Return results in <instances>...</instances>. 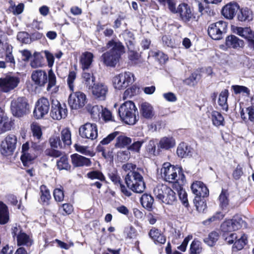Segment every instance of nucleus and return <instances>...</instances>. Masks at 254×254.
Returning <instances> with one entry per match:
<instances>
[{"instance_id": "nucleus-36", "label": "nucleus", "mask_w": 254, "mask_h": 254, "mask_svg": "<svg viewBox=\"0 0 254 254\" xmlns=\"http://www.w3.org/2000/svg\"><path fill=\"white\" fill-rule=\"evenodd\" d=\"M83 83L88 89H91L95 83V77L92 73L84 72L82 75Z\"/></svg>"}, {"instance_id": "nucleus-1", "label": "nucleus", "mask_w": 254, "mask_h": 254, "mask_svg": "<svg viewBox=\"0 0 254 254\" xmlns=\"http://www.w3.org/2000/svg\"><path fill=\"white\" fill-rule=\"evenodd\" d=\"M31 79L34 84L39 87H44L48 82L47 90L51 93H56L59 87L56 86V77L52 69L47 74L45 70L37 69L34 70L31 74Z\"/></svg>"}, {"instance_id": "nucleus-33", "label": "nucleus", "mask_w": 254, "mask_h": 254, "mask_svg": "<svg viewBox=\"0 0 254 254\" xmlns=\"http://www.w3.org/2000/svg\"><path fill=\"white\" fill-rule=\"evenodd\" d=\"M44 65V60L43 56L40 53L35 52L32 59L30 62V65L32 68H36L41 67Z\"/></svg>"}, {"instance_id": "nucleus-28", "label": "nucleus", "mask_w": 254, "mask_h": 254, "mask_svg": "<svg viewBox=\"0 0 254 254\" xmlns=\"http://www.w3.org/2000/svg\"><path fill=\"white\" fill-rule=\"evenodd\" d=\"M71 159L73 165L75 167H88L91 164V161L89 159L78 154L72 155Z\"/></svg>"}, {"instance_id": "nucleus-51", "label": "nucleus", "mask_w": 254, "mask_h": 254, "mask_svg": "<svg viewBox=\"0 0 254 254\" xmlns=\"http://www.w3.org/2000/svg\"><path fill=\"white\" fill-rule=\"evenodd\" d=\"M212 120L214 125L219 126L223 125L224 119L220 113L217 111H213L212 113Z\"/></svg>"}, {"instance_id": "nucleus-64", "label": "nucleus", "mask_w": 254, "mask_h": 254, "mask_svg": "<svg viewBox=\"0 0 254 254\" xmlns=\"http://www.w3.org/2000/svg\"><path fill=\"white\" fill-rule=\"evenodd\" d=\"M122 168L126 173H127V174H129L131 172H137L136 165L132 163H127L126 164H124L123 165Z\"/></svg>"}, {"instance_id": "nucleus-25", "label": "nucleus", "mask_w": 254, "mask_h": 254, "mask_svg": "<svg viewBox=\"0 0 254 254\" xmlns=\"http://www.w3.org/2000/svg\"><path fill=\"white\" fill-rule=\"evenodd\" d=\"M239 8V5L236 2H230L226 4L222 10L223 15L227 19H232Z\"/></svg>"}, {"instance_id": "nucleus-6", "label": "nucleus", "mask_w": 254, "mask_h": 254, "mask_svg": "<svg viewBox=\"0 0 254 254\" xmlns=\"http://www.w3.org/2000/svg\"><path fill=\"white\" fill-rule=\"evenodd\" d=\"M134 81V75L130 72L125 71L116 75L113 79L114 87L118 90L126 88Z\"/></svg>"}, {"instance_id": "nucleus-29", "label": "nucleus", "mask_w": 254, "mask_h": 254, "mask_svg": "<svg viewBox=\"0 0 254 254\" xmlns=\"http://www.w3.org/2000/svg\"><path fill=\"white\" fill-rule=\"evenodd\" d=\"M102 58L106 65L115 66L119 62L121 56L106 52L102 55Z\"/></svg>"}, {"instance_id": "nucleus-59", "label": "nucleus", "mask_w": 254, "mask_h": 254, "mask_svg": "<svg viewBox=\"0 0 254 254\" xmlns=\"http://www.w3.org/2000/svg\"><path fill=\"white\" fill-rule=\"evenodd\" d=\"M224 215L222 214L221 212H217L210 218L204 221L203 224L206 225H209L211 222L222 219L224 217Z\"/></svg>"}, {"instance_id": "nucleus-46", "label": "nucleus", "mask_w": 254, "mask_h": 254, "mask_svg": "<svg viewBox=\"0 0 254 254\" xmlns=\"http://www.w3.org/2000/svg\"><path fill=\"white\" fill-rule=\"evenodd\" d=\"M202 251L201 242L197 240H194L190 245V254H200Z\"/></svg>"}, {"instance_id": "nucleus-18", "label": "nucleus", "mask_w": 254, "mask_h": 254, "mask_svg": "<svg viewBox=\"0 0 254 254\" xmlns=\"http://www.w3.org/2000/svg\"><path fill=\"white\" fill-rule=\"evenodd\" d=\"M49 107L50 103L47 98H40L37 101L36 107L34 111V116L37 119L43 117L48 113Z\"/></svg>"}, {"instance_id": "nucleus-41", "label": "nucleus", "mask_w": 254, "mask_h": 254, "mask_svg": "<svg viewBox=\"0 0 254 254\" xmlns=\"http://www.w3.org/2000/svg\"><path fill=\"white\" fill-rule=\"evenodd\" d=\"M140 202L143 207L150 209L152 207L154 199L151 195L144 194L140 198Z\"/></svg>"}, {"instance_id": "nucleus-63", "label": "nucleus", "mask_w": 254, "mask_h": 254, "mask_svg": "<svg viewBox=\"0 0 254 254\" xmlns=\"http://www.w3.org/2000/svg\"><path fill=\"white\" fill-rule=\"evenodd\" d=\"M232 88L233 89L235 93L239 94V93H245L247 95L249 94L250 90L249 89L243 86L240 85H233L232 86Z\"/></svg>"}, {"instance_id": "nucleus-38", "label": "nucleus", "mask_w": 254, "mask_h": 254, "mask_svg": "<svg viewBox=\"0 0 254 254\" xmlns=\"http://www.w3.org/2000/svg\"><path fill=\"white\" fill-rule=\"evenodd\" d=\"M61 141L65 147L66 146H69L71 144V132L69 128H63L61 133Z\"/></svg>"}, {"instance_id": "nucleus-20", "label": "nucleus", "mask_w": 254, "mask_h": 254, "mask_svg": "<svg viewBox=\"0 0 254 254\" xmlns=\"http://www.w3.org/2000/svg\"><path fill=\"white\" fill-rule=\"evenodd\" d=\"M106 49L107 52L116 55L121 56L125 53V47L122 43L117 40L109 41L106 45Z\"/></svg>"}, {"instance_id": "nucleus-58", "label": "nucleus", "mask_w": 254, "mask_h": 254, "mask_svg": "<svg viewBox=\"0 0 254 254\" xmlns=\"http://www.w3.org/2000/svg\"><path fill=\"white\" fill-rule=\"evenodd\" d=\"M87 176L91 180L97 179L101 181L105 180L104 176L99 171L90 172L87 174Z\"/></svg>"}, {"instance_id": "nucleus-23", "label": "nucleus", "mask_w": 254, "mask_h": 254, "mask_svg": "<svg viewBox=\"0 0 254 254\" xmlns=\"http://www.w3.org/2000/svg\"><path fill=\"white\" fill-rule=\"evenodd\" d=\"M177 13H178L182 19L186 22L190 21L193 16L190 7L185 3L178 5Z\"/></svg>"}, {"instance_id": "nucleus-22", "label": "nucleus", "mask_w": 254, "mask_h": 254, "mask_svg": "<svg viewBox=\"0 0 254 254\" xmlns=\"http://www.w3.org/2000/svg\"><path fill=\"white\" fill-rule=\"evenodd\" d=\"M139 111L141 116L146 119H152L155 116L153 105L147 102H143L140 104Z\"/></svg>"}, {"instance_id": "nucleus-56", "label": "nucleus", "mask_w": 254, "mask_h": 254, "mask_svg": "<svg viewBox=\"0 0 254 254\" xmlns=\"http://www.w3.org/2000/svg\"><path fill=\"white\" fill-rule=\"evenodd\" d=\"M44 147V144L40 142V140H37L36 139H33L31 142V146L30 148L38 154L39 151L43 150Z\"/></svg>"}, {"instance_id": "nucleus-27", "label": "nucleus", "mask_w": 254, "mask_h": 254, "mask_svg": "<svg viewBox=\"0 0 254 254\" xmlns=\"http://www.w3.org/2000/svg\"><path fill=\"white\" fill-rule=\"evenodd\" d=\"M94 55L89 52H85L80 56L79 62L83 70L88 69L90 68L93 61Z\"/></svg>"}, {"instance_id": "nucleus-24", "label": "nucleus", "mask_w": 254, "mask_h": 254, "mask_svg": "<svg viewBox=\"0 0 254 254\" xmlns=\"http://www.w3.org/2000/svg\"><path fill=\"white\" fill-rule=\"evenodd\" d=\"M232 30L233 33L247 39V40L252 38H254V32L250 27H241L233 26L232 27Z\"/></svg>"}, {"instance_id": "nucleus-52", "label": "nucleus", "mask_w": 254, "mask_h": 254, "mask_svg": "<svg viewBox=\"0 0 254 254\" xmlns=\"http://www.w3.org/2000/svg\"><path fill=\"white\" fill-rule=\"evenodd\" d=\"M201 197L195 196L193 200L196 208L199 212H203L206 208V203L201 199Z\"/></svg>"}, {"instance_id": "nucleus-43", "label": "nucleus", "mask_w": 254, "mask_h": 254, "mask_svg": "<svg viewBox=\"0 0 254 254\" xmlns=\"http://www.w3.org/2000/svg\"><path fill=\"white\" fill-rule=\"evenodd\" d=\"M57 168L59 170H68L70 168V165L68 163L67 157L63 156L57 161Z\"/></svg>"}, {"instance_id": "nucleus-54", "label": "nucleus", "mask_w": 254, "mask_h": 254, "mask_svg": "<svg viewBox=\"0 0 254 254\" xmlns=\"http://www.w3.org/2000/svg\"><path fill=\"white\" fill-rule=\"evenodd\" d=\"M139 89L136 86H132L131 87L127 88L124 92L123 94V99H126L127 98L131 97L138 93Z\"/></svg>"}, {"instance_id": "nucleus-35", "label": "nucleus", "mask_w": 254, "mask_h": 254, "mask_svg": "<svg viewBox=\"0 0 254 254\" xmlns=\"http://www.w3.org/2000/svg\"><path fill=\"white\" fill-rule=\"evenodd\" d=\"M241 117L245 122L248 121L254 122V106L249 107L245 111L243 109L241 112Z\"/></svg>"}, {"instance_id": "nucleus-9", "label": "nucleus", "mask_w": 254, "mask_h": 254, "mask_svg": "<svg viewBox=\"0 0 254 254\" xmlns=\"http://www.w3.org/2000/svg\"><path fill=\"white\" fill-rule=\"evenodd\" d=\"M79 135L83 138L91 140L98 136V128L95 124L86 123L79 128Z\"/></svg>"}, {"instance_id": "nucleus-17", "label": "nucleus", "mask_w": 254, "mask_h": 254, "mask_svg": "<svg viewBox=\"0 0 254 254\" xmlns=\"http://www.w3.org/2000/svg\"><path fill=\"white\" fill-rule=\"evenodd\" d=\"M13 237L16 236L17 245L30 246L33 243L30 237L23 232L20 226H16L12 228Z\"/></svg>"}, {"instance_id": "nucleus-61", "label": "nucleus", "mask_w": 254, "mask_h": 254, "mask_svg": "<svg viewBox=\"0 0 254 254\" xmlns=\"http://www.w3.org/2000/svg\"><path fill=\"white\" fill-rule=\"evenodd\" d=\"M7 51L5 53V60L7 62H9L13 64H15V61L13 56L12 55V47L10 45H6Z\"/></svg>"}, {"instance_id": "nucleus-62", "label": "nucleus", "mask_w": 254, "mask_h": 254, "mask_svg": "<svg viewBox=\"0 0 254 254\" xmlns=\"http://www.w3.org/2000/svg\"><path fill=\"white\" fill-rule=\"evenodd\" d=\"M54 197L56 201L61 202L64 200V193L62 189H56L54 191Z\"/></svg>"}, {"instance_id": "nucleus-26", "label": "nucleus", "mask_w": 254, "mask_h": 254, "mask_svg": "<svg viewBox=\"0 0 254 254\" xmlns=\"http://www.w3.org/2000/svg\"><path fill=\"white\" fill-rule=\"evenodd\" d=\"M176 145V140L171 136H165L160 138L158 143L159 149L168 150L174 147Z\"/></svg>"}, {"instance_id": "nucleus-47", "label": "nucleus", "mask_w": 254, "mask_h": 254, "mask_svg": "<svg viewBox=\"0 0 254 254\" xmlns=\"http://www.w3.org/2000/svg\"><path fill=\"white\" fill-rule=\"evenodd\" d=\"M40 190L41 192V199L44 204H48L51 197L50 191L47 187L44 185L41 187Z\"/></svg>"}, {"instance_id": "nucleus-30", "label": "nucleus", "mask_w": 254, "mask_h": 254, "mask_svg": "<svg viewBox=\"0 0 254 254\" xmlns=\"http://www.w3.org/2000/svg\"><path fill=\"white\" fill-rule=\"evenodd\" d=\"M149 236L155 244H164L166 242L165 236L161 231L155 228H152L149 232Z\"/></svg>"}, {"instance_id": "nucleus-19", "label": "nucleus", "mask_w": 254, "mask_h": 254, "mask_svg": "<svg viewBox=\"0 0 254 254\" xmlns=\"http://www.w3.org/2000/svg\"><path fill=\"white\" fill-rule=\"evenodd\" d=\"M124 38L129 50L128 58L131 61L135 63L136 61L139 59V56L138 53L134 52L133 49L134 45L133 35L130 32H126L124 34Z\"/></svg>"}, {"instance_id": "nucleus-40", "label": "nucleus", "mask_w": 254, "mask_h": 254, "mask_svg": "<svg viewBox=\"0 0 254 254\" xmlns=\"http://www.w3.org/2000/svg\"><path fill=\"white\" fill-rule=\"evenodd\" d=\"M229 92L226 89L223 90L219 94L218 98V104L222 107V109L227 111L228 108L227 104V98Z\"/></svg>"}, {"instance_id": "nucleus-8", "label": "nucleus", "mask_w": 254, "mask_h": 254, "mask_svg": "<svg viewBox=\"0 0 254 254\" xmlns=\"http://www.w3.org/2000/svg\"><path fill=\"white\" fill-rule=\"evenodd\" d=\"M10 109L14 116H23L28 110V104L26 99L24 97H18L13 99L11 102Z\"/></svg>"}, {"instance_id": "nucleus-2", "label": "nucleus", "mask_w": 254, "mask_h": 254, "mask_svg": "<svg viewBox=\"0 0 254 254\" xmlns=\"http://www.w3.org/2000/svg\"><path fill=\"white\" fill-rule=\"evenodd\" d=\"M160 172L162 179L171 183H179L180 181L183 182L185 178L181 167L172 165L169 162L163 163Z\"/></svg>"}, {"instance_id": "nucleus-11", "label": "nucleus", "mask_w": 254, "mask_h": 254, "mask_svg": "<svg viewBox=\"0 0 254 254\" xmlns=\"http://www.w3.org/2000/svg\"><path fill=\"white\" fill-rule=\"evenodd\" d=\"M227 26V23L223 21L212 23L208 27V35L214 40H219L222 38L223 33L226 32Z\"/></svg>"}, {"instance_id": "nucleus-5", "label": "nucleus", "mask_w": 254, "mask_h": 254, "mask_svg": "<svg viewBox=\"0 0 254 254\" xmlns=\"http://www.w3.org/2000/svg\"><path fill=\"white\" fill-rule=\"evenodd\" d=\"M153 191L156 198L162 203L173 205L177 200L175 192L166 185H157Z\"/></svg>"}, {"instance_id": "nucleus-42", "label": "nucleus", "mask_w": 254, "mask_h": 254, "mask_svg": "<svg viewBox=\"0 0 254 254\" xmlns=\"http://www.w3.org/2000/svg\"><path fill=\"white\" fill-rule=\"evenodd\" d=\"M131 142V139L128 137L124 135H121L117 137L115 146L119 148L125 147L129 145Z\"/></svg>"}, {"instance_id": "nucleus-21", "label": "nucleus", "mask_w": 254, "mask_h": 254, "mask_svg": "<svg viewBox=\"0 0 254 254\" xmlns=\"http://www.w3.org/2000/svg\"><path fill=\"white\" fill-rule=\"evenodd\" d=\"M191 190L195 196L206 197L209 191L206 186L200 181H195L191 186Z\"/></svg>"}, {"instance_id": "nucleus-14", "label": "nucleus", "mask_w": 254, "mask_h": 254, "mask_svg": "<svg viewBox=\"0 0 254 254\" xmlns=\"http://www.w3.org/2000/svg\"><path fill=\"white\" fill-rule=\"evenodd\" d=\"M90 90L93 97L99 101H104L109 91L107 85L101 82L94 84Z\"/></svg>"}, {"instance_id": "nucleus-50", "label": "nucleus", "mask_w": 254, "mask_h": 254, "mask_svg": "<svg viewBox=\"0 0 254 254\" xmlns=\"http://www.w3.org/2000/svg\"><path fill=\"white\" fill-rule=\"evenodd\" d=\"M31 128L34 139L41 140L42 132L40 127L38 124L33 123L31 126Z\"/></svg>"}, {"instance_id": "nucleus-57", "label": "nucleus", "mask_w": 254, "mask_h": 254, "mask_svg": "<svg viewBox=\"0 0 254 254\" xmlns=\"http://www.w3.org/2000/svg\"><path fill=\"white\" fill-rule=\"evenodd\" d=\"M74 147L75 150L85 155L90 156H93L94 155V153L90 151L88 149V147L87 146H82L78 144H75Z\"/></svg>"}, {"instance_id": "nucleus-60", "label": "nucleus", "mask_w": 254, "mask_h": 254, "mask_svg": "<svg viewBox=\"0 0 254 254\" xmlns=\"http://www.w3.org/2000/svg\"><path fill=\"white\" fill-rule=\"evenodd\" d=\"M12 1L11 2L10 9L14 15L21 14L24 10V5L23 3H19L17 6L12 5Z\"/></svg>"}, {"instance_id": "nucleus-31", "label": "nucleus", "mask_w": 254, "mask_h": 254, "mask_svg": "<svg viewBox=\"0 0 254 254\" xmlns=\"http://www.w3.org/2000/svg\"><path fill=\"white\" fill-rule=\"evenodd\" d=\"M13 124L12 120L4 115L0 119V134L11 130Z\"/></svg>"}, {"instance_id": "nucleus-16", "label": "nucleus", "mask_w": 254, "mask_h": 254, "mask_svg": "<svg viewBox=\"0 0 254 254\" xmlns=\"http://www.w3.org/2000/svg\"><path fill=\"white\" fill-rule=\"evenodd\" d=\"M67 109L65 106L61 105L57 100H53L52 102L51 117L54 120H60L65 118L67 115Z\"/></svg>"}, {"instance_id": "nucleus-37", "label": "nucleus", "mask_w": 254, "mask_h": 254, "mask_svg": "<svg viewBox=\"0 0 254 254\" xmlns=\"http://www.w3.org/2000/svg\"><path fill=\"white\" fill-rule=\"evenodd\" d=\"M9 220V212L7 206L0 201V224H5Z\"/></svg>"}, {"instance_id": "nucleus-39", "label": "nucleus", "mask_w": 254, "mask_h": 254, "mask_svg": "<svg viewBox=\"0 0 254 254\" xmlns=\"http://www.w3.org/2000/svg\"><path fill=\"white\" fill-rule=\"evenodd\" d=\"M102 108V106L91 104H88L86 107L87 112L90 114L91 117L94 119L99 118Z\"/></svg>"}, {"instance_id": "nucleus-13", "label": "nucleus", "mask_w": 254, "mask_h": 254, "mask_svg": "<svg viewBox=\"0 0 254 254\" xmlns=\"http://www.w3.org/2000/svg\"><path fill=\"white\" fill-rule=\"evenodd\" d=\"M19 78L6 76L0 78V90L3 92L7 93L16 88L19 83Z\"/></svg>"}, {"instance_id": "nucleus-45", "label": "nucleus", "mask_w": 254, "mask_h": 254, "mask_svg": "<svg viewBox=\"0 0 254 254\" xmlns=\"http://www.w3.org/2000/svg\"><path fill=\"white\" fill-rule=\"evenodd\" d=\"M219 238V234L216 231H213L204 239V242L209 246L212 247L215 244Z\"/></svg>"}, {"instance_id": "nucleus-32", "label": "nucleus", "mask_w": 254, "mask_h": 254, "mask_svg": "<svg viewBox=\"0 0 254 254\" xmlns=\"http://www.w3.org/2000/svg\"><path fill=\"white\" fill-rule=\"evenodd\" d=\"M225 43L228 47L234 49L242 47L244 45L243 41L239 39L234 35H230L227 37Z\"/></svg>"}, {"instance_id": "nucleus-3", "label": "nucleus", "mask_w": 254, "mask_h": 254, "mask_svg": "<svg viewBox=\"0 0 254 254\" xmlns=\"http://www.w3.org/2000/svg\"><path fill=\"white\" fill-rule=\"evenodd\" d=\"M143 169L137 168L136 172H131L127 174L125 181L127 187L136 193H142L145 189L142 174Z\"/></svg>"}, {"instance_id": "nucleus-15", "label": "nucleus", "mask_w": 254, "mask_h": 254, "mask_svg": "<svg viewBox=\"0 0 254 254\" xmlns=\"http://www.w3.org/2000/svg\"><path fill=\"white\" fill-rule=\"evenodd\" d=\"M37 153L30 148L28 142L24 143L22 146V155L21 160L25 166H29L36 158Z\"/></svg>"}, {"instance_id": "nucleus-49", "label": "nucleus", "mask_w": 254, "mask_h": 254, "mask_svg": "<svg viewBox=\"0 0 254 254\" xmlns=\"http://www.w3.org/2000/svg\"><path fill=\"white\" fill-rule=\"evenodd\" d=\"M76 77V74L74 71H71L69 72L67 78V84L70 91L71 92H73L74 90Z\"/></svg>"}, {"instance_id": "nucleus-34", "label": "nucleus", "mask_w": 254, "mask_h": 254, "mask_svg": "<svg viewBox=\"0 0 254 254\" xmlns=\"http://www.w3.org/2000/svg\"><path fill=\"white\" fill-rule=\"evenodd\" d=\"M239 237L233 246L232 249L234 251L242 250L248 242L247 236L244 233H240Z\"/></svg>"}, {"instance_id": "nucleus-12", "label": "nucleus", "mask_w": 254, "mask_h": 254, "mask_svg": "<svg viewBox=\"0 0 254 254\" xmlns=\"http://www.w3.org/2000/svg\"><path fill=\"white\" fill-rule=\"evenodd\" d=\"M243 223L242 218L238 215L234 216L232 219L226 220L221 225L223 232L235 231L240 229Z\"/></svg>"}, {"instance_id": "nucleus-7", "label": "nucleus", "mask_w": 254, "mask_h": 254, "mask_svg": "<svg viewBox=\"0 0 254 254\" xmlns=\"http://www.w3.org/2000/svg\"><path fill=\"white\" fill-rule=\"evenodd\" d=\"M17 137L14 134H8L1 141L0 152L1 155L8 156L13 154L16 148Z\"/></svg>"}, {"instance_id": "nucleus-55", "label": "nucleus", "mask_w": 254, "mask_h": 254, "mask_svg": "<svg viewBox=\"0 0 254 254\" xmlns=\"http://www.w3.org/2000/svg\"><path fill=\"white\" fill-rule=\"evenodd\" d=\"M240 233H233L230 234H223V236L226 243L228 244H234L235 241L239 239Z\"/></svg>"}, {"instance_id": "nucleus-53", "label": "nucleus", "mask_w": 254, "mask_h": 254, "mask_svg": "<svg viewBox=\"0 0 254 254\" xmlns=\"http://www.w3.org/2000/svg\"><path fill=\"white\" fill-rule=\"evenodd\" d=\"M177 154L181 158H184L188 155V146L184 142L180 143L177 148Z\"/></svg>"}, {"instance_id": "nucleus-10", "label": "nucleus", "mask_w": 254, "mask_h": 254, "mask_svg": "<svg viewBox=\"0 0 254 254\" xmlns=\"http://www.w3.org/2000/svg\"><path fill=\"white\" fill-rule=\"evenodd\" d=\"M68 102L72 109L77 110L82 108L87 102L86 95L80 91L71 92L68 97Z\"/></svg>"}, {"instance_id": "nucleus-4", "label": "nucleus", "mask_w": 254, "mask_h": 254, "mask_svg": "<svg viewBox=\"0 0 254 254\" xmlns=\"http://www.w3.org/2000/svg\"><path fill=\"white\" fill-rule=\"evenodd\" d=\"M137 108L134 103L130 101H126L121 105L119 109V114L125 123L134 125L137 119L135 115Z\"/></svg>"}, {"instance_id": "nucleus-48", "label": "nucleus", "mask_w": 254, "mask_h": 254, "mask_svg": "<svg viewBox=\"0 0 254 254\" xmlns=\"http://www.w3.org/2000/svg\"><path fill=\"white\" fill-rule=\"evenodd\" d=\"M51 146L55 148H62L64 146L60 139V136L57 135H52L49 139Z\"/></svg>"}, {"instance_id": "nucleus-44", "label": "nucleus", "mask_w": 254, "mask_h": 254, "mask_svg": "<svg viewBox=\"0 0 254 254\" xmlns=\"http://www.w3.org/2000/svg\"><path fill=\"white\" fill-rule=\"evenodd\" d=\"M238 19L241 21H250L253 19L252 11L248 8H242L238 15Z\"/></svg>"}]
</instances>
